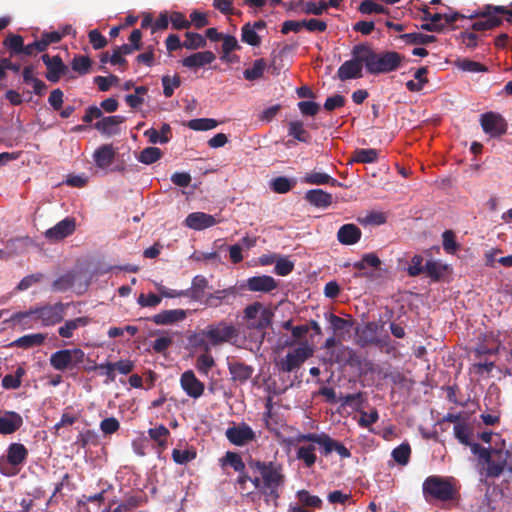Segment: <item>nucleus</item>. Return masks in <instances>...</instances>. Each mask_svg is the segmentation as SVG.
I'll return each mask as SVG.
<instances>
[{"label": "nucleus", "instance_id": "f257e3e1", "mask_svg": "<svg viewBox=\"0 0 512 512\" xmlns=\"http://www.w3.org/2000/svg\"><path fill=\"white\" fill-rule=\"evenodd\" d=\"M354 54L361 55L366 71L371 75L393 72L401 67L404 56L396 51L376 52L365 44L354 46Z\"/></svg>", "mask_w": 512, "mask_h": 512}, {"label": "nucleus", "instance_id": "f03ea898", "mask_svg": "<svg viewBox=\"0 0 512 512\" xmlns=\"http://www.w3.org/2000/svg\"><path fill=\"white\" fill-rule=\"evenodd\" d=\"M243 319L249 329H266L272 323L273 311L260 302L248 305L243 311Z\"/></svg>", "mask_w": 512, "mask_h": 512}, {"label": "nucleus", "instance_id": "7ed1b4c3", "mask_svg": "<svg viewBox=\"0 0 512 512\" xmlns=\"http://www.w3.org/2000/svg\"><path fill=\"white\" fill-rule=\"evenodd\" d=\"M314 348L308 342H303L299 347L290 350L287 355L276 362L279 370L292 372L298 369L308 358L312 357Z\"/></svg>", "mask_w": 512, "mask_h": 512}, {"label": "nucleus", "instance_id": "20e7f679", "mask_svg": "<svg viewBox=\"0 0 512 512\" xmlns=\"http://www.w3.org/2000/svg\"><path fill=\"white\" fill-rule=\"evenodd\" d=\"M85 353L79 348L63 349L53 353L50 365L58 371H64L84 361Z\"/></svg>", "mask_w": 512, "mask_h": 512}, {"label": "nucleus", "instance_id": "39448f33", "mask_svg": "<svg viewBox=\"0 0 512 512\" xmlns=\"http://www.w3.org/2000/svg\"><path fill=\"white\" fill-rule=\"evenodd\" d=\"M480 124L485 132L491 138H498L507 132V122L502 115L497 112L489 111L480 116Z\"/></svg>", "mask_w": 512, "mask_h": 512}, {"label": "nucleus", "instance_id": "423d86ee", "mask_svg": "<svg viewBox=\"0 0 512 512\" xmlns=\"http://www.w3.org/2000/svg\"><path fill=\"white\" fill-rule=\"evenodd\" d=\"M299 441H308L318 444L323 448L325 455L330 454L332 451H336L342 458L350 457L349 450L340 442L333 440L326 434H307L299 437Z\"/></svg>", "mask_w": 512, "mask_h": 512}, {"label": "nucleus", "instance_id": "0eeeda50", "mask_svg": "<svg viewBox=\"0 0 512 512\" xmlns=\"http://www.w3.org/2000/svg\"><path fill=\"white\" fill-rule=\"evenodd\" d=\"M423 492L425 495H430L436 499L446 501L453 497L452 485L437 476L428 477L423 484Z\"/></svg>", "mask_w": 512, "mask_h": 512}, {"label": "nucleus", "instance_id": "6e6552de", "mask_svg": "<svg viewBox=\"0 0 512 512\" xmlns=\"http://www.w3.org/2000/svg\"><path fill=\"white\" fill-rule=\"evenodd\" d=\"M493 5H485L476 14L471 15L470 18H476L472 24L474 31H486L498 27L502 24V19L498 16L493 9Z\"/></svg>", "mask_w": 512, "mask_h": 512}, {"label": "nucleus", "instance_id": "1a4fd4ad", "mask_svg": "<svg viewBox=\"0 0 512 512\" xmlns=\"http://www.w3.org/2000/svg\"><path fill=\"white\" fill-rule=\"evenodd\" d=\"M66 305L59 302L54 305H46L33 309L35 319L40 320L44 326L60 323L64 318Z\"/></svg>", "mask_w": 512, "mask_h": 512}, {"label": "nucleus", "instance_id": "9d476101", "mask_svg": "<svg viewBox=\"0 0 512 512\" xmlns=\"http://www.w3.org/2000/svg\"><path fill=\"white\" fill-rule=\"evenodd\" d=\"M203 335L209 338L213 345H218L236 337L237 331L233 325L220 322L217 325L207 327L203 331Z\"/></svg>", "mask_w": 512, "mask_h": 512}, {"label": "nucleus", "instance_id": "9b49d317", "mask_svg": "<svg viewBox=\"0 0 512 512\" xmlns=\"http://www.w3.org/2000/svg\"><path fill=\"white\" fill-rule=\"evenodd\" d=\"M351 54L353 58L351 60L345 61L337 71V76L341 81L362 77L364 61L361 60L360 54H354V48L352 49Z\"/></svg>", "mask_w": 512, "mask_h": 512}, {"label": "nucleus", "instance_id": "f8f14e48", "mask_svg": "<svg viewBox=\"0 0 512 512\" xmlns=\"http://www.w3.org/2000/svg\"><path fill=\"white\" fill-rule=\"evenodd\" d=\"M41 60L46 65L47 72L45 77L48 81L56 83L67 72L68 68L64 64L59 55L50 57L48 54H43Z\"/></svg>", "mask_w": 512, "mask_h": 512}, {"label": "nucleus", "instance_id": "ddd939ff", "mask_svg": "<svg viewBox=\"0 0 512 512\" xmlns=\"http://www.w3.org/2000/svg\"><path fill=\"white\" fill-rule=\"evenodd\" d=\"M511 453L505 449H492V457L487 467V475L490 477H498L505 467L512 470V464L509 463Z\"/></svg>", "mask_w": 512, "mask_h": 512}, {"label": "nucleus", "instance_id": "4468645a", "mask_svg": "<svg viewBox=\"0 0 512 512\" xmlns=\"http://www.w3.org/2000/svg\"><path fill=\"white\" fill-rule=\"evenodd\" d=\"M256 466L260 472L265 487L273 490L282 484L283 475L281 474L279 467H276L272 463L267 465L260 462H258Z\"/></svg>", "mask_w": 512, "mask_h": 512}, {"label": "nucleus", "instance_id": "2eb2a0df", "mask_svg": "<svg viewBox=\"0 0 512 512\" xmlns=\"http://www.w3.org/2000/svg\"><path fill=\"white\" fill-rule=\"evenodd\" d=\"M180 385L186 394L194 399L201 397L204 393V384L197 379L192 370L185 371L180 378Z\"/></svg>", "mask_w": 512, "mask_h": 512}, {"label": "nucleus", "instance_id": "dca6fc26", "mask_svg": "<svg viewBox=\"0 0 512 512\" xmlns=\"http://www.w3.org/2000/svg\"><path fill=\"white\" fill-rule=\"evenodd\" d=\"M226 437L232 444L242 446L254 440L255 433L248 425L241 424L227 429Z\"/></svg>", "mask_w": 512, "mask_h": 512}, {"label": "nucleus", "instance_id": "f3484780", "mask_svg": "<svg viewBox=\"0 0 512 512\" xmlns=\"http://www.w3.org/2000/svg\"><path fill=\"white\" fill-rule=\"evenodd\" d=\"M215 59V54L210 50H206L195 52L187 57H184L180 60V63L183 67L188 69H199L211 64L215 61Z\"/></svg>", "mask_w": 512, "mask_h": 512}, {"label": "nucleus", "instance_id": "a211bd4d", "mask_svg": "<svg viewBox=\"0 0 512 512\" xmlns=\"http://www.w3.org/2000/svg\"><path fill=\"white\" fill-rule=\"evenodd\" d=\"M22 417L13 411H0V433L7 435L17 431L22 426Z\"/></svg>", "mask_w": 512, "mask_h": 512}, {"label": "nucleus", "instance_id": "6ab92c4d", "mask_svg": "<svg viewBox=\"0 0 512 512\" xmlns=\"http://www.w3.org/2000/svg\"><path fill=\"white\" fill-rule=\"evenodd\" d=\"M124 121V116H107L102 117L101 120L97 121L94 124V127L103 135L113 136L119 133V125L122 124Z\"/></svg>", "mask_w": 512, "mask_h": 512}, {"label": "nucleus", "instance_id": "aec40b11", "mask_svg": "<svg viewBox=\"0 0 512 512\" xmlns=\"http://www.w3.org/2000/svg\"><path fill=\"white\" fill-rule=\"evenodd\" d=\"M246 286L252 292L268 293L277 287V282L271 276L261 275L247 279Z\"/></svg>", "mask_w": 512, "mask_h": 512}, {"label": "nucleus", "instance_id": "412c9836", "mask_svg": "<svg viewBox=\"0 0 512 512\" xmlns=\"http://www.w3.org/2000/svg\"><path fill=\"white\" fill-rule=\"evenodd\" d=\"M116 156V149L112 144H104L98 147L93 154L95 164L99 168H106L110 166Z\"/></svg>", "mask_w": 512, "mask_h": 512}, {"label": "nucleus", "instance_id": "4be33fe9", "mask_svg": "<svg viewBox=\"0 0 512 512\" xmlns=\"http://www.w3.org/2000/svg\"><path fill=\"white\" fill-rule=\"evenodd\" d=\"M305 199L316 207H328L332 203V195L322 189L308 190Z\"/></svg>", "mask_w": 512, "mask_h": 512}, {"label": "nucleus", "instance_id": "5701e85b", "mask_svg": "<svg viewBox=\"0 0 512 512\" xmlns=\"http://www.w3.org/2000/svg\"><path fill=\"white\" fill-rule=\"evenodd\" d=\"M303 182L306 184H309V185L329 184L333 187L341 186V183L337 179L331 177L330 175H328L324 172H317V171H312L310 173H307L303 178Z\"/></svg>", "mask_w": 512, "mask_h": 512}, {"label": "nucleus", "instance_id": "b1692460", "mask_svg": "<svg viewBox=\"0 0 512 512\" xmlns=\"http://www.w3.org/2000/svg\"><path fill=\"white\" fill-rule=\"evenodd\" d=\"M90 323V318L87 316L78 317L75 319L67 320L64 325L59 327L58 334L63 338H71L74 331L80 327H85Z\"/></svg>", "mask_w": 512, "mask_h": 512}, {"label": "nucleus", "instance_id": "393cba45", "mask_svg": "<svg viewBox=\"0 0 512 512\" xmlns=\"http://www.w3.org/2000/svg\"><path fill=\"white\" fill-rule=\"evenodd\" d=\"M229 372L233 381L243 383L252 376L253 368L244 363L232 362L229 364Z\"/></svg>", "mask_w": 512, "mask_h": 512}, {"label": "nucleus", "instance_id": "a878e982", "mask_svg": "<svg viewBox=\"0 0 512 512\" xmlns=\"http://www.w3.org/2000/svg\"><path fill=\"white\" fill-rule=\"evenodd\" d=\"M186 317V313L184 310H166L161 313L155 315L153 317V321L158 325H167L172 324L178 321L183 320Z\"/></svg>", "mask_w": 512, "mask_h": 512}, {"label": "nucleus", "instance_id": "bb28decb", "mask_svg": "<svg viewBox=\"0 0 512 512\" xmlns=\"http://www.w3.org/2000/svg\"><path fill=\"white\" fill-rule=\"evenodd\" d=\"M46 336L43 333L24 335L15 340L12 345L23 349L38 347L44 343Z\"/></svg>", "mask_w": 512, "mask_h": 512}, {"label": "nucleus", "instance_id": "cd10ccee", "mask_svg": "<svg viewBox=\"0 0 512 512\" xmlns=\"http://www.w3.org/2000/svg\"><path fill=\"white\" fill-rule=\"evenodd\" d=\"M337 236L342 244L352 245L360 239L361 231L357 226H341Z\"/></svg>", "mask_w": 512, "mask_h": 512}, {"label": "nucleus", "instance_id": "c85d7f7f", "mask_svg": "<svg viewBox=\"0 0 512 512\" xmlns=\"http://www.w3.org/2000/svg\"><path fill=\"white\" fill-rule=\"evenodd\" d=\"M288 135L292 136L299 142L309 143L311 141L310 133L304 128L303 122L296 120L291 121L288 125Z\"/></svg>", "mask_w": 512, "mask_h": 512}, {"label": "nucleus", "instance_id": "c756f323", "mask_svg": "<svg viewBox=\"0 0 512 512\" xmlns=\"http://www.w3.org/2000/svg\"><path fill=\"white\" fill-rule=\"evenodd\" d=\"M171 133V128L169 124L164 123L161 127V131L154 128H150L145 131L144 135L148 137L149 141L153 144L156 143H167L169 141V134Z\"/></svg>", "mask_w": 512, "mask_h": 512}, {"label": "nucleus", "instance_id": "7c9ffc66", "mask_svg": "<svg viewBox=\"0 0 512 512\" xmlns=\"http://www.w3.org/2000/svg\"><path fill=\"white\" fill-rule=\"evenodd\" d=\"M378 159V150L373 148L356 149L352 155V161L356 163H374Z\"/></svg>", "mask_w": 512, "mask_h": 512}, {"label": "nucleus", "instance_id": "2f4dec72", "mask_svg": "<svg viewBox=\"0 0 512 512\" xmlns=\"http://www.w3.org/2000/svg\"><path fill=\"white\" fill-rule=\"evenodd\" d=\"M3 45L9 49L11 56L22 54L24 39L19 34H9L3 41Z\"/></svg>", "mask_w": 512, "mask_h": 512}, {"label": "nucleus", "instance_id": "473e14b6", "mask_svg": "<svg viewBox=\"0 0 512 512\" xmlns=\"http://www.w3.org/2000/svg\"><path fill=\"white\" fill-rule=\"evenodd\" d=\"M185 41L183 42L184 48L188 50H197L205 48L207 45L206 38L196 32H186Z\"/></svg>", "mask_w": 512, "mask_h": 512}, {"label": "nucleus", "instance_id": "72a5a7b5", "mask_svg": "<svg viewBox=\"0 0 512 512\" xmlns=\"http://www.w3.org/2000/svg\"><path fill=\"white\" fill-rule=\"evenodd\" d=\"M234 293V288L218 290L214 293L208 294L204 303L208 307L216 308L220 306L229 295H233Z\"/></svg>", "mask_w": 512, "mask_h": 512}, {"label": "nucleus", "instance_id": "f704fd0d", "mask_svg": "<svg viewBox=\"0 0 512 512\" xmlns=\"http://www.w3.org/2000/svg\"><path fill=\"white\" fill-rule=\"evenodd\" d=\"M208 288V280L203 276H196L192 281L190 297L194 300L199 301L204 297L205 291Z\"/></svg>", "mask_w": 512, "mask_h": 512}, {"label": "nucleus", "instance_id": "c9c22d12", "mask_svg": "<svg viewBox=\"0 0 512 512\" xmlns=\"http://www.w3.org/2000/svg\"><path fill=\"white\" fill-rule=\"evenodd\" d=\"M266 68V62L264 59H257L253 62L251 68H247L243 72V76L248 81H255L263 77Z\"/></svg>", "mask_w": 512, "mask_h": 512}, {"label": "nucleus", "instance_id": "e433bc0d", "mask_svg": "<svg viewBox=\"0 0 512 512\" xmlns=\"http://www.w3.org/2000/svg\"><path fill=\"white\" fill-rule=\"evenodd\" d=\"M406 43L413 45H427L436 41L433 35L423 33H406L400 36Z\"/></svg>", "mask_w": 512, "mask_h": 512}, {"label": "nucleus", "instance_id": "4c0bfd02", "mask_svg": "<svg viewBox=\"0 0 512 512\" xmlns=\"http://www.w3.org/2000/svg\"><path fill=\"white\" fill-rule=\"evenodd\" d=\"M447 269V265H444L438 261L429 260L425 264L424 273H426V275L431 279L437 281L445 274Z\"/></svg>", "mask_w": 512, "mask_h": 512}, {"label": "nucleus", "instance_id": "58836bf2", "mask_svg": "<svg viewBox=\"0 0 512 512\" xmlns=\"http://www.w3.org/2000/svg\"><path fill=\"white\" fill-rule=\"evenodd\" d=\"M75 226H53L45 232V236L50 241H59L71 235Z\"/></svg>", "mask_w": 512, "mask_h": 512}, {"label": "nucleus", "instance_id": "ea45409f", "mask_svg": "<svg viewBox=\"0 0 512 512\" xmlns=\"http://www.w3.org/2000/svg\"><path fill=\"white\" fill-rule=\"evenodd\" d=\"M27 450L22 444L14 443L9 447L7 460L13 465H18L24 461Z\"/></svg>", "mask_w": 512, "mask_h": 512}, {"label": "nucleus", "instance_id": "a19ab883", "mask_svg": "<svg viewBox=\"0 0 512 512\" xmlns=\"http://www.w3.org/2000/svg\"><path fill=\"white\" fill-rule=\"evenodd\" d=\"M162 157V151L161 149L157 147H147L144 148L139 155L137 156V159L139 162L150 165L158 161Z\"/></svg>", "mask_w": 512, "mask_h": 512}, {"label": "nucleus", "instance_id": "79ce46f5", "mask_svg": "<svg viewBox=\"0 0 512 512\" xmlns=\"http://www.w3.org/2000/svg\"><path fill=\"white\" fill-rule=\"evenodd\" d=\"M163 86V94L166 98H170L174 94V89L181 86V78L178 74L174 76L164 75L161 79Z\"/></svg>", "mask_w": 512, "mask_h": 512}, {"label": "nucleus", "instance_id": "37998d69", "mask_svg": "<svg viewBox=\"0 0 512 512\" xmlns=\"http://www.w3.org/2000/svg\"><path fill=\"white\" fill-rule=\"evenodd\" d=\"M218 122L212 118H197L188 121L187 127L194 131H207L217 127Z\"/></svg>", "mask_w": 512, "mask_h": 512}, {"label": "nucleus", "instance_id": "c03bdc74", "mask_svg": "<svg viewBox=\"0 0 512 512\" xmlns=\"http://www.w3.org/2000/svg\"><path fill=\"white\" fill-rule=\"evenodd\" d=\"M296 184L295 180H290L287 177L279 176L271 181V189L279 194L289 192Z\"/></svg>", "mask_w": 512, "mask_h": 512}, {"label": "nucleus", "instance_id": "a18cd8bd", "mask_svg": "<svg viewBox=\"0 0 512 512\" xmlns=\"http://www.w3.org/2000/svg\"><path fill=\"white\" fill-rule=\"evenodd\" d=\"M92 61L88 56L84 55H76L72 59L71 68L73 71L79 73L80 75H85L89 73L91 68Z\"/></svg>", "mask_w": 512, "mask_h": 512}, {"label": "nucleus", "instance_id": "49530a36", "mask_svg": "<svg viewBox=\"0 0 512 512\" xmlns=\"http://www.w3.org/2000/svg\"><path fill=\"white\" fill-rule=\"evenodd\" d=\"M241 40L251 46H259L261 39L252 27L251 23H246L241 28Z\"/></svg>", "mask_w": 512, "mask_h": 512}, {"label": "nucleus", "instance_id": "de8ad7c7", "mask_svg": "<svg viewBox=\"0 0 512 512\" xmlns=\"http://www.w3.org/2000/svg\"><path fill=\"white\" fill-rule=\"evenodd\" d=\"M360 224H385L388 220V214L382 211H371L365 216H359L357 219Z\"/></svg>", "mask_w": 512, "mask_h": 512}, {"label": "nucleus", "instance_id": "09e8293b", "mask_svg": "<svg viewBox=\"0 0 512 512\" xmlns=\"http://www.w3.org/2000/svg\"><path fill=\"white\" fill-rule=\"evenodd\" d=\"M222 465H229L234 468L235 471L243 473L245 464L239 454L235 452H227L221 459Z\"/></svg>", "mask_w": 512, "mask_h": 512}, {"label": "nucleus", "instance_id": "8fccbe9b", "mask_svg": "<svg viewBox=\"0 0 512 512\" xmlns=\"http://www.w3.org/2000/svg\"><path fill=\"white\" fill-rule=\"evenodd\" d=\"M327 319L330 322L331 328L333 329L334 333L344 331V330L349 331V329L353 325V322L351 320L341 318L332 313H329L327 315Z\"/></svg>", "mask_w": 512, "mask_h": 512}, {"label": "nucleus", "instance_id": "3c124183", "mask_svg": "<svg viewBox=\"0 0 512 512\" xmlns=\"http://www.w3.org/2000/svg\"><path fill=\"white\" fill-rule=\"evenodd\" d=\"M359 11L362 14H367V15H370L373 13H376V14H387L388 13V9L386 7L376 3L373 0L362 1L359 6Z\"/></svg>", "mask_w": 512, "mask_h": 512}, {"label": "nucleus", "instance_id": "603ef678", "mask_svg": "<svg viewBox=\"0 0 512 512\" xmlns=\"http://www.w3.org/2000/svg\"><path fill=\"white\" fill-rule=\"evenodd\" d=\"M313 445H302L297 449V457L302 460L307 467H311L316 461Z\"/></svg>", "mask_w": 512, "mask_h": 512}, {"label": "nucleus", "instance_id": "864d4df0", "mask_svg": "<svg viewBox=\"0 0 512 512\" xmlns=\"http://www.w3.org/2000/svg\"><path fill=\"white\" fill-rule=\"evenodd\" d=\"M184 224H216L212 215L203 212H193L187 216Z\"/></svg>", "mask_w": 512, "mask_h": 512}, {"label": "nucleus", "instance_id": "5fc2aeb1", "mask_svg": "<svg viewBox=\"0 0 512 512\" xmlns=\"http://www.w3.org/2000/svg\"><path fill=\"white\" fill-rule=\"evenodd\" d=\"M411 449L408 444H401L392 452L393 459L400 465H406L409 461Z\"/></svg>", "mask_w": 512, "mask_h": 512}, {"label": "nucleus", "instance_id": "6e6d98bb", "mask_svg": "<svg viewBox=\"0 0 512 512\" xmlns=\"http://www.w3.org/2000/svg\"><path fill=\"white\" fill-rule=\"evenodd\" d=\"M172 27L176 30L189 29L191 22L181 12H172L169 17Z\"/></svg>", "mask_w": 512, "mask_h": 512}, {"label": "nucleus", "instance_id": "4d7b16f0", "mask_svg": "<svg viewBox=\"0 0 512 512\" xmlns=\"http://www.w3.org/2000/svg\"><path fill=\"white\" fill-rule=\"evenodd\" d=\"M299 501L306 506L319 508L322 504L321 499L318 496L311 495L306 490H300L297 493Z\"/></svg>", "mask_w": 512, "mask_h": 512}, {"label": "nucleus", "instance_id": "13d9d810", "mask_svg": "<svg viewBox=\"0 0 512 512\" xmlns=\"http://www.w3.org/2000/svg\"><path fill=\"white\" fill-rule=\"evenodd\" d=\"M148 434L153 440L157 441L160 446L164 447L166 445V438L169 435V430L165 426L160 425L156 428L149 429Z\"/></svg>", "mask_w": 512, "mask_h": 512}, {"label": "nucleus", "instance_id": "bf43d9fd", "mask_svg": "<svg viewBox=\"0 0 512 512\" xmlns=\"http://www.w3.org/2000/svg\"><path fill=\"white\" fill-rule=\"evenodd\" d=\"M458 67L461 70L467 71V72H486L487 71L486 66H484L483 64H481L479 62L472 61L469 59H463V60L459 61Z\"/></svg>", "mask_w": 512, "mask_h": 512}, {"label": "nucleus", "instance_id": "052dcab7", "mask_svg": "<svg viewBox=\"0 0 512 512\" xmlns=\"http://www.w3.org/2000/svg\"><path fill=\"white\" fill-rule=\"evenodd\" d=\"M222 41L223 58H226L232 51L240 49L237 39L232 35H224Z\"/></svg>", "mask_w": 512, "mask_h": 512}, {"label": "nucleus", "instance_id": "680f3d73", "mask_svg": "<svg viewBox=\"0 0 512 512\" xmlns=\"http://www.w3.org/2000/svg\"><path fill=\"white\" fill-rule=\"evenodd\" d=\"M443 248L448 253H455L458 249V244L455 241V234L451 230H446L443 235Z\"/></svg>", "mask_w": 512, "mask_h": 512}, {"label": "nucleus", "instance_id": "e2e57ef3", "mask_svg": "<svg viewBox=\"0 0 512 512\" xmlns=\"http://www.w3.org/2000/svg\"><path fill=\"white\" fill-rule=\"evenodd\" d=\"M424 271L425 265H423V257L421 255H415L411 259V265L407 269L409 276L416 277L421 273H424Z\"/></svg>", "mask_w": 512, "mask_h": 512}, {"label": "nucleus", "instance_id": "0e129e2a", "mask_svg": "<svg viewBox=\"0 0 512 512\" xmlns=\"http://www.w3.org/2000/svg\"><path fill=\"white\" fill-rule=\"evenodd\" d=\"M214 364L215 362L211 355L202 354L197 358L196 367L201 373L208 374Z\"/></svg>", "mask_w": 512, "mask_h": 512}, {"label": "nucleus", "instance_id": "69168bd1", "mask_svg": "<svg viewBox=\"0 0 512 512\" xmlns=\"http://www.w3.org/2000/svg\"><path fill=\"white\" fill-rule=\"evenodd\" d=\"M89 42L94 49L99 50L107 45V39L97 30H91L88 34Z\"/></svg>", "mask_w": 512, "mask_h": 512}, {"label": "nucleus", "instance_id": "338daca9", "mask_svg": "<svg viewBox=\"0 0 512 512\" xmlns=\"http://www.w3.org/2000/svg\"><path fill=\"white\" fill-rule=\"evenodd\" d=\"M298 108L300 112L306 116H314L320 110L319 104L313 101H300L298 103Z\"/></svg>", "mask_w": 512, "mask_h": 512}, {"label": "nucleus", "instance_id": "774afa93", "mask_svg": "<svg viewBox=\"0 0 512 512\" xmlns=\"http://www.w3.org/2000/svg\"><path fill=\"white\" fill-rule=\"evenodd\" d=\"M173 460L178 464H185L196 457L195 452L189 450L174 449L172 452Z\"/></svg>", "mask_w": 512, "mask_h": 512}]
</instances>
